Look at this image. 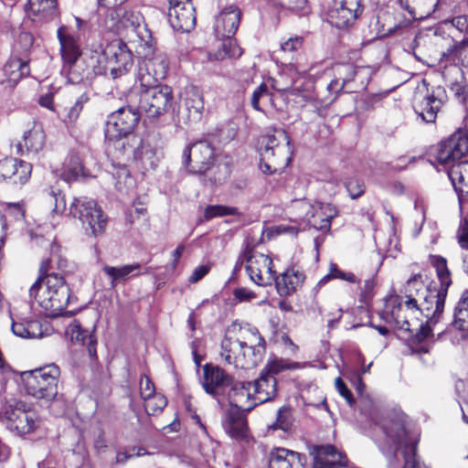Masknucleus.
I'll list each match as a JSON object with an SVG mask.
<instances>
[{
    "label": "nucleus",
    "instance_id": "1",
    "mask_svg": "<svg viewBox=\"0 0 468 468\" xmlns=\"http://www.w3.org/2000/svg\"><path fill=\"white\" fill-rule=\"evenodd\" d=\"M381 429L383 436L378 439L377 444L384 455L396 460L400 452L404 461L402 468H426L418 454L421 431L406 413L396 410L389 411Z\"/></svg>",
    "mask_w": 468,
    "mask_h": 468
},
{
    "label": "nucleus",
    "instance_id": "2",
    "mask_svg": "<svg viewBox=\"0 0 468 468\" xmlns=\"http://www.w3.org/2000/svg\"><path fill=\"white\" fill-rule=\"evenodd\" d=\"M266 347L257 327L233 323L221 341L220 356L228 365L250 368L262 361Z\"/></svg>",
    "mask_w": 468,
    "mask_h": 468
},
{
    "label": "nucleus",
    "instance_id": "3",
    "mask_svg": "<svg viewBox=\"0 0 468 468\" xmlns=\"http://www.w3.org/2000/svg\"><path fill=\"white\" fill-rule=\"evenodd\" d=\"M74 21L75 28L69 25H60L57 28V38L59 44L61 70L69 82L80 84L90 80L80 38L91 26L88 20L80 16H74Z\"/></svg>",
    "mask_w": 468,
    "mask_h": 468
},
{
    "label": "nucleus",
    "instance_id": "4",
    "mask_svg": "<svg viewBox=\"0 0 468 468\" xmlns=\"http://www.w3.org/2000/svg\"><path fill=\"white\" fill-rule=\"evenodd\" d=\"M468 155V132L458 130L441 141L434 157L438 163L451 165L448 176L461 200L468 201V161H461Z\"/></svg>",
    "mask_w": 468,
    "mask_h": 468
},
{
    "label": "nucleus",
    "instance_id": "5",
    "mask_svg": "<svg viewBox=\"0 0 468 468\" xmlns=\"http://www.w3.org/2000/svg\"><path fill=\"white\" fill-rule=\"evenodd\" d=\"M135 53L142 62L138 69V80L141 86L160 84L169 71V59L165 53L158 52L156 42L152 35L137 44Z\"/></svg>",
    "mask_w": 468,
    "mask_h": 468
},
{
    "label": "nucleus",
    "instance_id": "6",
    "mask_svg": "<svg viewBox=\"0 0 468 468\" xmlns=\"http://www.w3.org/2000/svg\"><path fill=\"white\" fill-rule=\"evenodd\" d=\"M69 214L81 222L88 237H101L106 232L109 218L96 200L86 197H74Z\"/></svg>",
    "mask_w": 468,
    "mask_h": 468
},
{
    "label": "nucleus",
    "instance_id": "7",
    "mask_svg": "<svg viewBox=\"0 0 468 468\" xmlns=\"http://www.w3.org/2000/svg\"><path fill=\"white\" fill-rule=\"evenodd\" d=\"M60 369L51 364L33 370L26 371L21 378L27 393L37 399L49 402L58 394V382Z\"/></svg>",
    "mask_w": 468,
    "mask_h": 468
},
{
    "label": "nucleus",
    "instance_id": "8",
    "mask_svg": "<svg viewBox=\"0 0 468 468\" xmlns=\"http://www.w3.org/2000/svg\"><path fill=\"white\" fill-rule=\"evenodd\" d=\"M414 42L413 54L420 61L428 62L438 55L441 61L453 65L460 63L468 68V37L460 41L452 39V44L440 52L435 49L436 43L431 37H416Z\"/></svg>",
    "mask_w": 468,
    "mask_h": 468
},
{
    "label": "nucleus",
    "instance_id": "9",
    "mask_svg": "<svg viewBox=\"0 0 468 468\" xmlns=\"http://www.w3.org/2000/svg\"><path fill=\"white\" fill-rule=\"evenodd\" d=\"M423 88H417L413 94L411 106L414 112L425 123H435L438 115L442 112L448 101L446 90L442 86H432L425 80Z\"/></svg>",
    "mask_w": 468,
    "mask_h": 468
},
{
    "label": "nucleus",
    "instance_id": "10",
    "mask_svg": "<svg viewBox=\"0 0 468 468\" xmlns=\"http://www.w3.org/2000/svg\"><path fill=\"white\" fill-rule=\"evenodd\" d=\"M174 102L172 87L166 84L142 86L138 108L148 118H158L166 113Z\"/></svg>",
    "mask_w": 468,
    "mask_h": 468
},
{
    "label": "nucleus",
    "instance_id": "11",
    "mask_svg": "<svg viewBox=\"0 0 468 468\" xmlns=\"http://www.w3.org/2000/svg\"><path fill=\"white\" fill-rule=\"evenodd\" d=\"M387 308L388 311L384 312V314L388 318L397 320V328L410 334L409 335L408 341L411 348H413L415 346L422 344L427 338L432 335V328L431 324L435 323L428 321V319L423 322L421 320L422 317L418 315H414V319L406 320L405 316L399 314L400 307L399 303L397 302V299L390 300Z\"/></svg>",
    "mask_w": 468,
    "mask_h": 468
},
{
    "label": "nucleus",
    "instance_id": "12",
    "mask_svg": "<svg viewBox=\"0 0 468 468\" xmlns=\"http://www.w3.org/2000/svg\"><path fill=\"white\" fill-rule=\"evenodd\" d=\"M101 48L107 58L110 78L117 80L131 71L133 67V53L122 39H113L103 47L101 45Z\"/></svg>",
    "mask_w": 468,
    "mask_h": 468
},
{
    "label": "nucleus",
    "instance_id": "13",
    "mask_svg": "<svg viewBox=\"0 0 468 468\" xmlns=\"http://www.w3.org/2000/svg\"><path fill=\"white\" fill-rule=\"evenodd\" d=\"M68 261L61 254V246L56 242L48 243V255L44 257L38 267V274L35 282L29 289V294H37V289H41V281L51 277H65V269Z\"/></svg>",
    "mask_w": 468,
    "mask_h": 468
},
{
    "label": "nucleus",
    "instance_id": "14",
    "mask_svg": "<svg viewBox=\"0 0 468 468\" xmlns=\"http://www.w3.org/2000/svg\"><path fill=\"white\" fill-rule=\"evenodd\" d=\"M184 165L189 173L204 175L214 165L215 150L207 141H198L185 148Z\"/></svg>",
    "mask_w": 468,
    "mask_h": 468
},
{
    "label": "nucleus",
    "instance_id": "15",
    "mask_svg": "<svg viewBox=\"0 0 468 468\" xmlns=\"http://www.w3.org/2000/svg\"><path fill=\"white\" fill-rule=\"evenodd\" d=\"M141 111L131 105L121 107L112 112L107 121L105 137L124 136L134 133L141 120Z\"/></svg>",
    "mask_w": 468,
    "mask_h": 468
},
{
    "label": "nucleus",
    "instance_id": "16",
    "mask_svg": "<svg viewBox=\"0 0 468 468\" xmlns=\"http://www.w3.org/2000/svg\"><path fill=\"white\" fill-rule=\"evenodd\" d=\"M245 270L250 281L259 286L271 285L276 276L272 259L269 255L255 251L252 241Z\"/></svg>",
    "mask_w": 468,
    "mask_h": 468
},
{
    "label": "nucleus",
    "instance_id": "17",
    "mask_svg": "<svg viewBox=\"0 0 468 468\" xmlns=\"http://www.w3.org/2000/svg\"><path fill=\"white\" fill-rule=\"evenodd\" d=\"M247 412L239 408H229L222 420V426L227 434L243 448L255 443L248 424Z\"/></svg>",
    "mask_w": 468,
    "mask_h": 468
},
{
    "label": "nucleus",
    "instance_id": "18",
    "mask_svg": "<svg viewBox=\"0 0 468 468\" xmlns=\"http://www.w3.org/2000/svg\"><path fill=\"white\" fill-rule=\"evenodd\" d=\"M96 325L91 329L85 328L80 319H74L67 328V334L74 346L80 347V351L88 356L91 363L99 360L97 353L98 335Z\"/></svg>",
    "mask_w": 468,
    "mask_h": 468
},
{
    "label": "nucleus",
    "instance_id": "19",
    "mask_svg": "<svg viewBox=\"0 0 468 468\" xmlns=\"http://www.w3.org/2000/svg\"><path fill=\"white\" fill-rule=\"evenodd\" d=\"M448 291L431 281L426 286L423 299L419 303L418 316L438 323L444 311Z\"/></svg>",
    "mask_w": 468,
    "mask_h": 468
},
{
    "label": "nucleus",
    "instance_id": "20",
    "mask_svg": "<svg viewBox=\"0 0 468 468\" xmlns=\"http://www.w3.org/2000/svg\"><path fill=\"white\" fill-rule=\"evenodd\" d=\"M202 377L200 384L205 392L214 399H218L224 395L227 388H229L233 381V377L229 374L224 368L213 363H206L202 367Z\"/></svg>",
    "mask_w": 468,
    "mask_h": 468
},
{
    "label": "nucleus",
    "instance_id": "21",
    "mask_svg": "<svg viewBox=\"0 0 468 468\" xmlns=\"http://www.w3.org/2000/svg\"><path fill=\"white\" fill-rule=\"evenodd\" d=\"M5 418L12 423L14 429L22 434L35 431L40 423L36 410L27 408L23 401H16L14 405H9L5 410Z\"/></svg>",
    "mask_w": 468,
    "mask_h": 468
},
{
    "label": "nucleus",
    "instance_id": "22",
    "mask_svg": "<svg viewBox=\"0 0 468 468\" xmlns=\"http://www.w3.org/2000/svg\"><path fill=\"white\" fill-rule=\"evenodd\" d=\"M335 78L326 84L328 95L319 93V100L324 105H331L337 95L344 90L345 86L354 81L360 71V68L352 63H340L334 67Z\"/></svg>",
    "mask_w": 468,
    "mask_h": 468
},
{
    "label": "nucleus",
    "instance_id": "23",
    "mask_svg": "<svg viewBox=\"0 0 468 468\" xmlns=\"http://www.w3.org/2000/svg\"><path fill=\"white\" fill-rule=\"evenodd\" d=\"M41 289H37V294H29L39 306H41L49 316H58L67 308L71 290L69 286L62 287L52 292H39Z\"/></svg>",
    "mask_w": 468,
    "mask_h": 468
},
{
    "label": "nucleus",
    "instance_id": "24",
    "mask_svg": "<svg viewBox=\"0 0 468 468\" xmlns=\"http://www.w3.org/2000/svg\"><path fill=\"white\" fill-rule=\"evenodd\" d=\"M363 11L362 0H341L337 6L330 9L329 21L337 28H346L355 23Z\"/></svg>",
    "mask_w": 468,
    "mask_h": 468
},
{
    "label": "nucleus",
    "instance_id": "25",
    "mask_svg": "<svg viewBox=\"0 0 468 468\" xmlns=\"http://www.w3.org/2000/svg\"><path fill=\"white\" fill-rule=\"evenodd\" d=\"M260 166L266 175L281 174L292 160L290 146L283 144L278 151L261 149Z\"/></svg>",
    "mask_w": 468,
    "mask_h": 468
},
{
    "label": "nucleus",
    "instance_id": "26",
    "mask_svg": "<svg viewBox=\"0 0 468 468\" xmlns=\"http://www.w3.org/2000/svg\"><path fill=\"white\" fill-rule=\"evenodd\" d=\"M306 275L295 265L288 266L282 273L276 275L273 282L277 293L282 297L292 296L304 284Z\"/></svg>",
    "mask_w": 468,
    "mask_h": 468
},
{
    "label": "nucleus",
    "instance_id": "27",
    "mask_svg": "<svg viewBox=\"0 0 468 468\" xmlns=\"http://www.w3.org/2000/svg\"><path fill=\"white\" fill-rule=\"evenodd\" d=\"M168 19L174 29L189 32L194 28L197 17L196 9L192 1H181L178 4H170Z\"/></svg>",
    "mask_w": 468,
    "mask_h": 468
},
{
    "label": "nucleus",
    "instance_id": "28",
    "mask_svg": "<svg viewBox=\"0 0 468 468\" xmlns=\"http://www.w3.org/2000/svg\"><path fill=\"white\" fill-rule=\"evenodd\" d=\"M241 11L234 5L225 7L216 17L214 30L217 37L230 38L233 37L240 23Z\"/></svg>",
    "mask_w": 468,
    "mask_h": 468
},
{
    "label": "nucleus",
    "instance_id": "29",
    "mask_svg": "<svg viewBox=\"0 0 468 468\" xmlns=\"http://www.w3.org/2000/svg\"><path fill=\"white\" fill-rule=\"evenodd\" d=\"M32 165L15 157L0 160V181L14 178L16 184H25L31 176Z\"/></svg>",
    "mask_w": 468,
    "mask_h": 468
},
{
    "label": "nucleus",
    "instance_id": "30",
    "mask_svg": "<svg viewBox=\"0 0 468 468\" xmlns=\"http://www.w3.org/2000/svg\"><path fill=\"white\" fill-rule=\"evenodd\" d=\"M306 215L310 227L328 232L331 229L332 219L337 215V209L330 203L317 202L311 206Z\"/></svg>",
    "mask_w": 468,
    "mask_h": 468
},
{
    "label": "nucleus",
    "instance_id": "31",
    "mask_svg": "<svg viewBox=\"0 0 468 468\" xmlns=\"http://www.w3.org/2000/svg\"><path fill=\"white\" fill-rule=\"evenodd\" d=\"M315 455L313 468H346L347 456L337 451L335 446L319 445L314 448Z\"/></svg>",
    "mask_w": 468,
    "mask_h": 468
},
{
    "label": "nucleus",
    "instance_id": "32",
    "mask_svg": "<svg viewBox=\"0 0 468 468\" xmlns=\"http://www.w3.org/2000/svg\"><path fill=\"white\" fill-rule=\"evenodd\" d=\"M25 9L33 21L49 22L60 16L58 0H27Z\"/></svg>",
    "mask_w": 468,
    "mask_h": 468
},
{
    "label": "nucleus",
    "instance_id": "33",
    "mask_svg": "<svg viewBox=\"0 0 468 468\" xmlns=\"http://www.w3.org/2000/svg\"><path fill=\"white\" fill-rule=\"evenodd\" d=\"M110 149L118 155L132 154L134 159L140 158L143 150V139L141 136L132 133L124 136L105 137Z\"/></svg>",
    "mask_w": 468,
    "mask_h": 468
},
{
    "label": "nucleus",
    "instance_id": "34",
    "mask_svg": "<svg viewBox=\"0 0 468 468\" xmlns=\"http://www.w3.org/2000/svg\"><path fill=\"white\" fill-rule=\"evenodd\" d=\"M426 286L421 274H414L408 279L404 286L403 300L406 311H410L413 315H418L419 303L423 299Z\"/></svg>",
    "mask_w": 468,
    "mask_h": 468
},
{
    "label": "nucleus",
    "instance_id": "35",
    "mask_svg": "<svg viewBox=\"0 0 468 468\" xmlns=\"http://www.w3.org/2000/svg\"><path fill=\"white\" fill-rule=\"evenodd\" d=\"M251 381L233 382L229 393V407L239 408L243 411H250L256 407L253 400Z\"/></svg>",
    "mask_w": 468,
    "mask_h": 468
},
{
    "label": "nucleus",
    "instance_id": "36",
    "mask_svg": "<svg viewBox=\"0 0 468 468\" xmlns=\"http://www.w3.org/2000/svg\"><path fill=\"white\" fill-rule=\"evenodd\" d=\"M184 105L187 112L186 123H197L202 120L204 98L197 87L190 86L185 90Z\"/></svg>",
    "mask_w": 468,
    "mask_h": 468
},
{
    "label": "nucleus",
    "instance_id": "37",
    "mask_svg": "<svg viewBox=\"0 0 468 468\" xmlns=\"http://www.w3.org/2000/svg\"><path fill=\"white\" fill-rule=\"evenodd\" d=\"M252 396L256 406L272 400L278 394L276 378H266L260 374L259 378L251 381Z\"/></svg>",
    "mask_w": 468,
    "mask_h": 468
},
{
    "label": "nucleus",
    "instance_id": "38",
    "mask_svg": "<svg viewBox=\"0 0 468 468\" xmlns=\"http://www.w3.org/2000/svg\"><path fill=\"white\" fill-rule=\"evenodd\" d=\"M122 29L131 28L138 37V44H142L144 38H147L148 35H152L151 31L144 24L143 15L134 9H128L122 5Z\"/></svg>",
    "mask_w": 468,
    "mask_h": 468
},
{
    "label": "nucleus",
    "instance_id": "39",
    "mask_svg": "<svg viewBox=\"0 0 468 468\" xmlns=\"http://www.w3.org/2000/svg\"><path fill=\"white\" fill-rule=\"evenodd\" d=\"M142 266L138 262L133 264H126L120 267H113L105 264L102 267V271L110 280L112 287H115L119 282H125L129 278H134L141 275Z\"/></svg>",
    "mask_w": 468,
    "mask_h": 468
},
{
    "label": "nucleus",
    "instance_id": "40",
    "mask_svg": "<svg viewBox=\"0 0 468 468\" xmlns=\"http://www.w3.org/2000/svg\"><path fill=\"white\" fill-rule=\"evenodd\" d=\"M301 454L285 448H277L271 452L269 468H298L302 465Z\"/></svg>",
    "mask_w": 468,
    "mask_h": 468
},
{
    "label": "nucleus",
    "instance_id": "41",
    "mask_svg": "<svg viewBox=\"0 0 468 468\" xmlns=\"http://www.w3.org/2000/svg\"><path fill=\"white\" fill-rule=\"evenodd\" d=\"M90 176V171L87 169L77 154H72L65 160L61 178L68 182L77 181L79 178Z\"/></svg>",
    "mask_w": 468,
    "mask_h": 468
},
{
    "label": "nucleus",
    "instance_id": "42",
    "mask_svg": "<svg viewBox=\"0 0 468 468\" xmlns=\"http://www.w3.org/2000/svg\"><path fill=\"white\" fill-rule=\"evenodd\" d=\"M87 69L89 71L90 80L97 76H110V70L107 65V58H105L102 48L101 51L97 49H90L89 53L84 55Z\"/></svg>",
    "mask_w": 468,
    "mask_h": 468
},
{
    "label": "nucleus",
    "instance_id": "43",
    "mask_svg": "<svg viewBox=\"0 0 468 468\" xmlns=\"http://www.w3.org/2000/svg\"><path fill=\"white\" fill-rule=\"evenodd\" d=\"M101 26L108 31L120 33L122 27V5H100Z\"/></svg>",
    "mask_w": 468,
    "mask_h": 468
},
{
    "label": "nucleus",
    "instance_id": "44",
    "mask_svg": "<svg viewBox=\"0 0 468 468\" xmlns=\"http://www.w3.org/2000/svg\"><path fill=\"white\" fill-rule=\"evenodd\" d=\"M45 143L46 134L40 123H34L23 137V144L28 154L39 153L44 148Z\"/></svg>",
    "mask_w": 468,
    "mask_h": 468
},
{
    "label": "nucleus",
    "instance_id": "45",
    "mask_svg": "<svg viewBox=\"0 0 468 468\" xmlns=\"http://www.w3.org/2000/svg\"><path fill=\"white\" fill-rule=\"evenodd\" d=\"M4 74L8 82L16 84L21 79L30 73L29 63L20 58H10L4 66Z\"/></svg>",
    "mask_w": 468,
    "mask_h": 468
},
{
    "label": "nucleus",
    "instance_id": "46",
    "mask_svg": "<svg viewBox=\"0 0 468 468\" xmlns=\"http://www.w3.org/2000/svg\"><path fill=\"white\" fill-rule=\"evenodd\" d=\"M429 263L435 270L439 282L438 286L448 289L452 284V271L448 267L447 259L437 254H430Z\"/></svg>",
    "mask_w": 468,
    "mask_h": 468
},
{
    "label": "nucleus",
    "instance_id": "47",
    "mask_svg": "<svg viewBox=\"0 0 468 468\" xmlns=\"http://www.w3.org/2000/svg\"><path fill=\"white\" fill-rule=\"evenodd\" d=\"M452 324L459 331H468V290L462 292L454 307Z\"/></svg>",
    "mask_w": 468,
    "mask_h": 468
},
{
    "label": "nucleus",
    "instance_id": "48",
    "mask_svg": "<svg viewBox=\"0 0 468 468\" xmlns=\"http://www.w3.org/2000/svg\"><path fill=\"white\" fill-rule=\"evenodd\" d=\"M13 333L22 338H36L42 335L41 324L37 320L25 322H13Z\"/></svg>",
    "mask_w": 468,
    "mask_h": 468
},
{
    "label": "nucleus",
    "instance_id": "49",
    "mask_svg": "<svg viewBox=\"0 0 468 468\" xmlns=\"http://www.w3.org/2000/svg\"><path fill=\"white\" fill-rule=\"evenodd\" d=\"M261 144V149L278 151L279 147L283 144L290 146V137L283 129L274 128L271 133L262 136Z\"/></svg>",
    "mask_w": 468,
    "mask_h": 468
},
{
    "label": "nucleus",
    "instance_id": "50",
    "mask_svg": "<svg viewBox=\"0 0 468 468\" xmlns=\"http://www.w3.org/2000/svg\"><path fill=\"white\" fill-rule=\"evenodd\" d=\"M376 280L374 277H370L364 281V284L359 289L358 302L361 303L356 310L355 313L367 312L372 304V300L375 295Z\"/></svg>",
    "mask_w": 468,
    "mask_h": 468
},
{
    "label": "nucleus",
    "instance_id": "51",
    "mask_svg": "<svg viewBox=\"0 0 468 468\" xmlns=\"http://www.w3.org/2000/svg\"><path fill=\"white\" fill-rule=\"evenodd\" d=\"M298 362H287L283 359L273 358L269 360L261 374L266 378H276V376L284 370L299 368Z\"/></svg>",
    "mask_w": 468,
    "mask_h": 468
},
{
    "label": "nucleus",
    "instance_id": "52",
    "mask_svg": "<svg viewBox=\"0 0 468 468\" xmlns=\"http://www.w3.org/2000/svg\"><path fill=\"white\" fill-rule=\"evenodd\" d=\"M303 37L295 36L281 44V49L291 59V64L296 63L298 56L303 53Z\"/></svg>",
    "mask_w": 468,
    "mask_h": 468
},
{
    "label": "nucleus",
    "instance_id": "53",
    "mask_svg": "<svg viewBox=\"0 0 468 468\" xmlns=\"http://www.w3.org/2000/svg\"><path fill=\"white\" fill-rule=\"evenodd\" d=\"M293 415L290 407H282L277 411L275 421L268 426V430H282L285 432L290 431L292 428Z\"/></svg>",
    "mask_w": 468,
    "mask_h": 468
},
{
    "label": "nucleus",
    "instance_id": "54",
    "mask_svg": "<svg viewBox=\"0 0 468 468\" xmlns=\"http://www.w3.org/2000/svg\"><path fill=\"white\" fill-rule=\"evenodd\" d=\"M440 0H412V11L414 19H423L432 15Z\"/></svg>",
    "mask_w": 468,
    "mask_h": 468
},
{
    "label": "nucleus",
    "instance_id": "55",
    "mask_svg": "<svg viewBox=\"0 0 468 468\" xmlns=\"http://www.w3.org/2000/svg\"><path fill=\"white\" fill-rule=\"evenodd\" d=\"M397 299V302L399 303V314L405 316L406 320H411L414 319V315L410 313V311H406V307L404 306V300L402 295L399 294H390L387 298H385L384 305L381 310L378 311V315L381 320H383L387 324H394V325L397 327V320L396 319H389L387 317V315L384 314V312L388 311V304L389 303L390 300Z\"/></svg>",
    "mask_w": 468,
    "mask_h": 468
},
{
    "label": "nucleus",
    "instance_id": "56",
    "mask_svg": "<svg viewBox=\"0 0 468 468\" xmlns=\"http://www.w3.org/2000/svg\"><path fill=\"white\" fill-rule=\"evenodd\" d=\"M225 216H240V212L237 207L225 205H208L204 209V218L207 221Z\"/></svg>",
    "mask_w": 468,
    "mask_h": 468
},
{
    "label": "nucleus",
    "instance_id": "57",
    "mask_svg": "<svg viewBox=\"0 0 468 468\" xmlns=\"http://www.w3.org/2000/svg\"><path fill=\"white\" fill-rule=\"evenodd\" d=\"M115 171L113 176L116 179L115 187L122 192L127 191L129 187L133 185V178L131 176L130 170L126 165H114Z\"/></svg>",
    "mask_w": 468,
    "mask_h": 468
},
{
    "label": "nucleus",
    "instance_id": "58",
    "mask_svg": "<svg viewBox=\"0 0 468 468\" xmlns=\"http://www.w3.org/2000/svg\"><path fill=\"white\" fill-rule=\"evenodd\" d=\"M144 409L148 415H159L167 405V399L162 393L151 395L149 399H144Z\"/></svg>",
    "mask_w": 468,
    "mask_h": 468
},
{
    "label": "nucleus",
    "instance_id": "59",
    "mask_svg": "<svg viewBox=\"0 0 468 468\" xmlns=\"http://www.w3.org/2000/svg\"><path fill=\"white\" fill-rule=\"evenodd\" d=\"M460 79L452 82L449 86L454 97L463 105L468 101V85L463 72L458 69Z\"/></svg>",
    "mask_w": 468,
    "mask_h": 468
},
{
    "label": "nucleus",
    "instance_id": "60",
    "mask_svg": "<svg viewBox=\"0 0 468 468\" xmlns=\"http://www.w3.org/2000/svg\"><path fill=\"white\" fill-rule=\"evenodd\" d=\"M344 186L352 199L362 197L366 192L364 180L356 176L347 177L344 182Z\"/></svg>",
    "mask_w": 468,
    "mask_h": 468
},
{
    "label": "nucleus",
    "instance_id": "61",
    "mask_svg": "<svg viewBox=\"0 0 468 468\" xmlns=\"http://www.w3.org/2000/svg\"><path fill=\"white\" fill-rule=\"evenodd\" d=\"M89 101L90 97L86 92L80 95L74 104L69 108L65 116V121L70 123L75 122L79 119L85 103H87Z\"/></svg>",
    "mask_w": 468,
    "mask_h": 468
},
{
    "label": "nucleus",
    "instance_id": "62",
    "mask_svg": "<svg viewBox=\"0 0 468 468\" xmlns=\"http://www.w3.org/2000/svg\"><path fill=\"white\" fill-rule=\"evenodd\" d=\"M61 192L59 189H56L53 186H48L43 189V195L45 197L49 198L51 201L54 200L53 211L56 213H62L66 208V202L64 196L58 197Z\"/></svg>",
    "mask_w": 468,
    "mask_h": 468
},
{
    "label": "nucleus",
    "instance_id": "63",
    "mask_svg": "<svg viewBox=\"0 0 468 468\" xmlns=\"http://www.w3.org/2000/svg\"><path fill=\"white\" fill-rule=\"evenodd\" d=\"M275 4L282 8L300 14H306L309 10L306 0H275Z\"/></svg>",
    "mask_w": 468,
    "mask_h": 468
},
{
    "label": "nucleus",
    "instance_id": "64",
    "mask_svg": "<svg viewBox=\"0 0 468 468\" xmlns=\"http://www.w3.org/2000/svg\"><path fill=\"white\" fill-rule=\"evenodd\" d=\"M69 286L65 277H51V279H44L41 281V290L39 292H52L62 287Z\"/></svg>",
    "mask_w": 468,
    "mask_h": 468
}]
</instances>
